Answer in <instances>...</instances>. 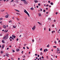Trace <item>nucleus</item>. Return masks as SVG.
Segmentation results:
<instances>
[{
	"instance_id": "8",
	"label": "nucleus",
	"mask_w": 60,
	"mask_h": 60,
	"mask_svg": "<svg viewBox=\"0 0 60 60\" xmlns=\"http://www.w3.org/2000/svg\"><path fill=\"white\" fill-rule=\"evenodd\" d=\"M16 51H19V49H16Z\"/></svg>"
},
{
	"instance_id": "49",
	"label": "nucleus",
	"mask_w": 60,
	"mask_h": 60,
	"mask_svg": "<svg viewBox=\"0 0 60 60\" xmlns=\"http://www.w3.org/2000/svg\"><path fill=\"white\" fill-rule=\"evenodd\" d=\"M46 9L47 10H48V8H46Z\"/></svg>"
},
{
	"instance_id": "21",
	"label": "nucleus",
	"mask_w": 60,
	"mask_h": 60,
	"mask_svg": "<svg viewBox=\"0 0 60 60\" xmlns=\"http://www.w3.org/2000/svg\"><path fill=\"white\" fill-rule=\"evenodd\" d=\"M1 54H3V51H1Z\"/></svg>"
},
{
	"instance_id": "38",
	"label": "nucleus",
	"mask_w": 60,
	"mask_h": 60,
	"mask_svg": "<svg viewBox=\"0 0 60 60\" xmlns=\"http://www.w3.org/2000/svg\"><path fill=\"white\" fill-rule=\"evenodd\" d=\"M49 6V5L47 4L46 5V7H47V6Z\"/></svg>"
},
{
	"instance_id": "4",
	"label": "nucleus",
	"mask_w": 60,
	"mask_h": 60,
	"mask_svg": "<svg viewBox=\"0 0 60 60\" xmlns=\"http://www.w3.org/2000/svg\"><path fill=\"white\" fill-rule=\"evenodd\" d=\"M35 29V26H34L32 28V29L33 30H34V29Z\"/></svg>"
},
{
	"instance_id": "30",
	"label": "nucleus",
	"mask_w": 60,
	"mask_h": 60,
	"mask_svg": "<svg viewBox=\"0 0 60 60\" xmlns=\"http://www.w3.org/2000/svg\"><path fill=\"white\" fill-rule=\"evenodd\" d=\"M59 50H57V53H58V51H59Z\"/></svg>"
},
{
	"instance_id": "15",
	"label": "nucleus",
	"mask_w": 60,
	"mask_h": 60,
	"mask_svg": "<svg viewBox=\"0 0 60 60\" xmlns=\"http://www.w3.org/2000/svg\"><path fill=\"white\" fill-rule=\"evenodd\" d=\"M2 42H3L4 43H5V42H4V40H2Z\"/></svg>"
},
{
	"instance_id": "10",
	"label": "nucleus",
	"mask_w": 60,
	"mask_h": 60,
	"mask_svg": "<svg viewBox=\"0 0 60 60\" xmlns=\"http://www.w3.org/2000/svg\"><path fill=\"white\" fill-rule=\"evenodd\" d=\"M50 4L51 5H53V4H54V3L52 2H51L50 3Z\"/></svg>"
},
{
	"instance_id": "42",
	"label": "nucleus",
	"mask_w": 60,
	"mask_h": 60,
	"mask_svg": "<svg viewBox=\"0 0 60 60\" xmlns=\"http://www.w3.org/2000/svg\"><path fill=\"white\" fill-rule=\"evenodd\" d=\"M18 40H19V39L18 38L16 40V41H18Z\"/></svg>"
},
{
	"instance_id": "41",
	"label": "nucleus",
	"mask_w": 60,
	"mask_h": 60,
	"mask_svg": "<svg viewBox=\"0 0 60 60\" xmlns=\"http://www.w3.org/2000/svg\"><path fill=\"white\" fill-rule=\"evenodd\" d=\"M41 57L42 59L44 58V57L43 56H42Z\"/></svg>"
},
{
	"instance_id": "26",
	"label": "nucleus",
	"mask_w": 60,
	"mask_h": 60,
	"mask_svg": "<svg viewBox=\"0 0 60 60\" xmlns=\"http://www.w3.org/2000/svg\"><path fill=\"white\" fill-rule=\"evenodd\" d=\"M9 56V54H6L7 56Z\"/></svg>"
},
{
	"instance_id": "9",
	"label": "nucleus",
	"mask_w": 60,
	"mask_h": 60,
	"mask_svg": "<svg viewBox=\"0 0 60 60\" xmlns=\"http://www.w3.org/2000/svg\"><path fill=\"white\" fill-rule=\"evenodd\" d=\"M30 9L31 10H34V8H30Z\"/></svg>"
},
{
	"instance_id": "64",
	"label": "nucleus",
	"mask_w": 60,
	"mask_h": 60,
	"mask_svg": "<svg viewBox=\"0 0 60 60\" xmlns=\"http://www.w3.org/2000/svg\"><path fill=\"white\" fill-rule=\"evenodd\" d=\"M36 59H38V57H36Z\"/></svg>"
},
{
	"instance_id": "20",
	"label": "nucleus",
	"mask_w": 60,
	"mask_h": 60,
	"mask_svg": "<svg viewBox=\"0 0 60 60\" xmlns=\"http://www.w3.org/2000/svg\"><path fill=\"white\" fill-rule=\"evenodd\" d=\"M48 20H51V18H49L48 19Z\"/></svg>"
},
{
	"instance_id": "17",
	"label": "nucleus",
	"mask_w": 60,
	"mask_h": 60,
	"mask_svg": "<svg viewBox=\"0 0 60 60\" xmlns=\"http://www.w3.org/2000/svg\"><path fill=\"white\" fill-rule=\"evenodd\" d=\"M16 11H17V12H19V11L18 10H16Z\"/></svg>"
},
{
	"instance_id": "36",
	"label": "nucleus",
	"mask_w": 60,
	"mask_h": 60,
	"mask_svg": "<svg viewBox=\"0 0 60 60\" xmlns=\"http://www.w3.org/2000/svg\"><path fill=\"white\" fill-rule=\"evenodd\" d=\"M6 30H4V32H5V33H6Z\"/></svg>"
},
{
	"instance_id": "27",
	"label": "nucleus",
	"mask_w": 60,
	"mask_h": 60,
	"mask_svg": "<svg viewBox=\"0 0 60 60\" xmlns=\"http://www.w3.org/2000/svg\"><path fill=\"white\" fill-rule=\"evenodd\" d=\"M46 50L45 49H44V52H46Z\"/></svg>"
},
{
	"instance_id": "35",
	"label": "nucleus",
	"mask_w": 60,
	"mask_h": 60,
	"mask_svg": "<svg viewBox=\"0 0 60 60\" xmlns=\"http://www.w3.org/2000/svg\"><path fill=\"white\" fill-rule=\"evenodd\" d=\"M26 45H27V44H24V46H26Z\"/></svg>"
},
{
	"instance_id": "59",
	"label": "nucleus",
	"mask_w": 60,
	"mask_h": 60,
	"mask_svg": "<svg viewBox=\"0 0 60 60\" xmlns=\"http://www.w3.org/2000/svg\"><path fill=\"white\" fill-rule=\"evenodd\" d=\"M2 23V21H1L0 22V24H1Z\"/></svg>"
},
{
	"instance_id": "60",
	"label": "nucleus",
	"mask_w": 60,
	"mask_h": 60,
	"mask_svg": "<svg viewBox=\"0 0 60 60\" xmlns=\"http://www.w3.org/2000/svg\"><path fill=\"white\" fill-rule=\"evenodd\" d=\"M54 22H56V20H54Z\"/></svg>"
},
{
	"instance_id": "24",
	"label": "nucleus",
	"mask_w": 60,
	"mask_h": 60,
	"mask_svg": "<svg viewBox=\"0 0 60 60\" xmlns=\"http://www.w3.org/2000/svg\"><path fill=\"white\" fill-rule=\"evenodd\" d=\"M34 39H33L32 40V41L33 42H34Z\"/></svg>"
},
{
	"instance_id": "13",
	"label": "nucleus",
	"mask_w": 60,
	"mask_h": 60,
	"mask_svg": "<svg viewBox=\"0 0 60 60\" xmlns=\"http://www.w3.org/2000/svg\"><path fill=\"white\" fill-rule=\"evenodd\" d=\"M4 10H2L1 11V12H4Z\"/></svg>"
},
{
	"instance_id": "58",
	"label": "nucleus",
	"mask_w": 60,
	"mask_h": 60,
	"mask_svg": "<svg viewBox=\"0 0 60 60\" xmlns=\"http://www.w3.org/2000/svg\"><path fill=\"white\" fill-rule=\"evenodd\" d=\"M38 57H39V56H40L39 55H38Z\"/></svg>"
},
{
	"instance_id": "14",
	"label": "nucleus",
	"mask_w": 60,
	"mask_h": 60,
	"mask_svg": "<svg viewBox=\"0 0 60 60\" xmlns=\"http://www.w3.org/2000/svg\"><path fill=\"white\" fill-rule=\"evenodd\" d=\"M15 2L16 3H18V0H17Z\"/></svg>"
},
{
	"instance_id": "56",
	"label": "nucleus",
	"mask_w": 60,
	"mask_h": 60,
	"mask_svg": "<svg viewBox=\"0 0 60 60\" xmlns=\"http://www.w3.org/2000/svg\"><path fill=\"white\" fill-rule=\"evenodd\" d=\"M21 37V35L20 36H19V37Z\"/></svg>"
},
{
	"instance_id": "43",
	"label": "nucleus",
	"mask_w": 60,
	"mask_h": 60,
	"mask_svg": "<svg viewBox=\"0 0 60 60\" xmlns=\"http://www.w3.org/2000/svg\"><path fill=\"white\" fill-rule=\"evenodd\" d=\"M42 48H41V49H40V50L42 51Z\"/></svg>"
},
{
	"instance_id": "44",
	"label": "nucleus",
	"mask_w": 60,
	"mask_h": 60,
	"mask_svg": "<svg viewBox=\"0 0 60 60\" xmlns=\"http://www.w3.org/2000/svg\"><path fill=\"white\" fill-rule=\"evenodd\" d=\"M26 48H27V49H29V48L27 46L26 47Z\"/></svg>"
},
{
	"instance_id": "46",
	"label": "nucleus",
	"mask_w": 60,
	"mask_h": 60,
	"mask_svg": "<svg viewBox=\"0 0 60 60\" xmlns=\"http://www.w3.org/2000/svg\"><path fill=\"white\" fill-rule=\"evenodd\" d=\"M50 1H48V3H50Z\"/></svg>"
},
{
	"instance_id": "19",
	"label": "nucleus",
	"mask_w": 60,
	"mask_h": 60,
	"mask_svg": "<svg viewBox=\"0 0 60 60\" xmlns=\"http://www.w3.org/2000/svg\"><path fill=\"white\" fill-rule=\"evenodd\" d=\"M24 58H25V56L24 55L23 56H22Z\"/></svg>"
},
{
	"instance_id": "62",
	"label": "nucleus",
	"mask_w": 60,
	"mask_h": 60,
	"mask_svg": "<svg viewBox=\"0 0 60 60\" xmlns=\"http://www.w3.org/2000/svg\"><path fill=\"white\" fill-rule=\"evenodd\" d=\"M20 59V58H18V60H19Z\"/></svg>"
},
{
	"instance_id": "51",
	"label": "nucleus",
	"mask_w": 60,
	"mask_h": 60,
	"mask_svg": "<svg viewBox=\"0 0 60 60\" xmlns=\"http://www.w3.org/2000/svg\"><path fill=\"white\" fill-rule=\"evenodd\" d=\"M23 49H25V47H23Z\"/></svg>"
},
{
	"instance_id": "1",
	"label": "nucleus",
	"mask_w": 60,
	"mask_h": 60,
	"mask_svg": "<svg viewBox=\"0 0 60 60\" xmlns=\"http://www.w3.org/2000/svg\"><path fill=\"white\" fill-rule=\"evenodd\" d=\"M24 12H25V13H26L27 14V15H28V17H30V15H29V14L27 12L26 10V9H25L24 10Z\"/></svg>"
},
{
	"instance_id": "7",
	"label": "nucleus",
	"mask_w": 60,
	"mask_h": 60,
	"mask_svg": "<svg viewBox=\"0 0 60 60\" xmlns=\"http://www.w3.org/2000/svg\"><path fill=\"white\" fill-rule=\"evenodd\" d=\"M38 15H39V17H40V16H41V14L40 13H38Z\"/></svg>"
},
{
	"instance_id": "6",
	"label": "nucleus",
	"mask_w": 60,
	"mask_h": 60,
	"mask_svg": "<svg viewBox=\"0 0 60 60\" xmlns=\"http://www.w3.org/2000/svg\"><path fill=\"white\" fill-rule=\"evenodd\" d=\"M9 17V16L6 15L5 16V18H8Z\"/></svg>"
},
{
	"instance_id": "53",
	"label": "nucleus",
	"mask_w": 60,
	"mask_h": 60,
	"mask_svg": "<svg viewBox=\"0 0 60 60\" xmlns=\"http://www.w3.org/2000/svg\"><path fill=\"white\" fill-rule=\"evenodd\" d=\"M57 13H58L57 12H56V15Z\"/></svg>"
},
{
	"instance_id": "50",
	"label": "nucleus",
	"mask_w": 60,
	"mask_h": 60,
	"mask_svg": "<svg viewBox=\"0 0 60 60\" xmlns=\"http://www.w3.org/2000/svg\"><path fill=\"white\" fill-rule=\"evenodd\" d=\"M40 10L41 11H42V9H40Z\"/></svg>"
},
{
	"instance_id": "29",
	"label": "nucleus",
	"mask_w": 60,
	"mask_h": 60,
	"mask_svg": "<svg viewBox=\"0 0 60 60\" xmlns=\"http://www.w3.org/2000/svg\"><path fill=\"white\" fill-rule=\"evenodd\" d=\"M54 43H55V44H56V41H55L54 42Z\"/></svg>"
},
{
	"instance_id": "48",
	"label": "nucleus",
	"mask_w": 60,
	"mask_h": 60,
	"mask_svg": "<svg viewBox=\"0 0 60 60\" xmlns=\"http://www.w3.org/2000/svg\"><path fill=\"white\" fill-rule=\"evenodd\" d=\"M16 37L15 36H13V38H15Z\"/></svg>"
},
{
	"instance_id": "18",
	"label": "nucleus",
	"mask_w": 60,
	"mask_h": 60,
	"mask_svg": "<svg viewBox=\"0 0 60 60\" xmlns=\"http://www.w3.org/2000/svg\"><path fill=\"white\" fill-rule=\"evenodd\" d=\"M47 47H48V48L49 47V45H48L47 46Z\"/></svg>"
},
{
	"instance_id": "2",
	"label": "nucleus",
	"mask_w": 60,
	"mask_h": 60,
	"mask_svg": "<svg viewBox=\"0 0 60 60\" xmlns=\"http://www.w3.org/2000/svg\"><path fill=\"white\" fill-rule=\"evenodd\" d=\"M8 36H5L4 37L3 39H4L5 40H6L8 39Z\"/></svg>"
},
{
	"instance_id": "28",
	"label": "nucleus",
	"mask_w": 60,
	"mask_h": 60,
	"mask_svg": "<svg viewBox=\"0 0 60 60\" xmlns=\"http://www.w3.org/2000/svg\"><path fill=\"white\" fill-rule=\"evenodd\" d=\"M45 11H45V10H43V12H45Z\"/></svg>"
},
{
	"instance_id": "25",
	"label": "nucleus",
	"mask_w": 60,
	"mask_h": 60,
	"mask_svg": "<svg viewBox=\"0 0 60 60\" xmlns=\"http://www.w3.org/2000/svg\"><path fill=\"white\" fill-rule=\"evenodd\" d=\"M12 51H13V52H15V51L14 50H12Z\"/></svg>"
},
{
	"instance_id": "52",
	"label": "nucleus",
	"mask_w": 60,
	"mask_h": 60,
	"mask_svg": "<svg viewBox=\"0 0 60 60\" xmlns=\"http://www.w3.org/2000/svg\"><path fill=\"white\" fill-rule=\"evenodd\" d=\"M41 57H40V58L39 59H40V60H41Z\"/></svg>"
},
{
	"instance_id": "11",
	"label": "nucleus",
	"mask_w": 60,
	"mask_h": 60,
	"mask_svg": "<svg viewBox=\"0 0 60 60\" xmlns=\"http://www.w3.org/2000/svg\"><path fill=\"white\" fill-rule=\"evenodd\" d=\"M4 45H3L2 47L1 48L2 49H4Z\"/></svg>"
},
{
	"instance_id": "34",
	"label": "nucleus",
	"mask_w": 60,
	"mask_h": 60,
	"mask_svg": "<svg viewBox=\"0 0 60 60\" xmlns=\"http://www.w3.org/2000/svg\"><path fill=\"white\" fill-rule=\"evenodd\" d=\"M49 31H50V28H49Z\"/></svg>"
},
{
	"instance_id": "39",
	"label": "nucleus",
	"mask_w": 60,
	"mask_h": 60,
	"mask_svg": "<svg viewBox=\"0 0 60 60\" xmlns=\"http://www.w3.org/2000/svg\"><path fill=\"white\" fill-rule=\"evenodd\" d=\"M40 54H41V55H42V53L41 52L40 53Z\"/></svg>"
},
{
	"instance_id": "61",
	"label": "nucleus",
	"mask_w": 60,
	"mask_h": 60,
	"mask_svg": "<svg viewBox=\"0 0 60 60\" xmlns=\"http://www.w3.org/2000/svg\"><path fill=\"white\" fill-rule=\"evenodd\" d=\"M10 41H12V40L11 39H10Z\"/></svg>"
},
{
	"instance_id": "12",
	"label": "nucleus",
	"mask_w": 60,
	"mask_h": 60,
	"mask_svg": "<svg viewBox=\"0 0 60 60\" xmlns=\"http://www.w3.org/2000/svg\"><path fill=\"white\" fill-rule=\"evenodd\" d=\"M34 2H35V3H38V1H37V0H35V1H34Z\"/></svg>"
},
{
	"instance_id": "3",
	"label": "nucleus",
	"mask_w": 60,
	"mask_h": 60,
	"mask_svg": "<svg viewBox=\"0 0 60 60\" xmlns=\"http://www.w3.org/2000/svg\"><path fill=\"white\" fill-rule=\"evenodd\" d=\"M23 1L24 2V4H27V3H28L27 2H26L25 0H23Z\"/></svg>"
},
{
	"instance_id": "47",
	"label": "nucleus",
	"mask_w": 60,
	"mask_h": 60,
	"mask_svg": "<svg viewBox=\"0 0 60 60\" xmlns=\"http://www.w3.org/2000/svg\"><path fill=\"white\" fill-rule=\"evenodd\" d=\"M16 14L17 15H19V13H16Z\"/></svg>"
},
{
	"instance_id": "16",
	"label": "nucleus",
	"mask_w": 60,
	"mask_h": 60,
	"mask_svg": "<svg viewBox=\"0 0 60 60\" xmlns=\"http://www.w3.org/2000/svg\"><path fill=\"white\" fill-rule=\"evenodd\" d=\"M38 23L39 24V25H41V23H40L39 22H38Z\"/></svg>"
},
{
	"instance_id": "22",
	"label": "nucleus",
	"mask_w": 60,
	"mask_h": 60,
	"mask_svg": "<svg viewBox=\"0 0 60 60\" xmlns=\"http://www.w3.org/2000/svg\"><path fill=\"white\" fill-rule=\"evenodd\" d=\"M3 19V18H0V21L2 20Z\"/></svg>"
},
{
	"instance_id": "54",
	"label": "nucleus",
	"mask_w": 60,
	"mask_h": 60,
	"mask_svg": "<svg viewBox=\"0 0 60 60\" xmlns=\"http://www.w3.org/2000/svg\"><path fill=\"white\" fill-rule=\"evenodd\" d=\"M37 54H35V56H37Z\"/></svg>"
},
{
	"instance_id": "55",
	"label": "nucleus",
	"mask_w": 60,
	"mask_h": 60,
	"mask_svg": "<svg viewBox=\"0 0 60 60\" xmlns=\"http://www.w3.org/2000/svg\"><path fill=\"white\" fill-rule=\"evenodd\" d=\"M12 38V37L11 36V37H10V38L9 39H11V38Z\"/></svg>"
},
{
	"instance_id": "31",
	"label": "nucleus",
	"mask_w": 60,
	"mask_h": 60,
	"mask_svg": "<svg viewBox=\"0 0 60 60\" xmlns=\"http://www.w3.org/2000/svg\"><path fill=\"white\" fill-rule=\"evenodd\" d=\"M17 20H19V18H17Z\"/></svg>"
},
{
	"instance_id": "5",
	"label": "nucleus",
	"mask_w": 60,
	"mask_h": 60,
	"mask_svg": "<svg viewBox=\"0 0 60 60\" xmlns=\"http://www.w3.org/2000/svg\"><path fill=\"white\" fill-rule=\"evenodd\" d=\"M3 28H6V26L5 25H4L3 26Z\"/></svg>"
},
{
	"instance_id": "57",
	"label": "nucleus",
	"mask_w": 60,
	"mask_h": 60,
	"mask_svg": "<svg viewBox=\"0 0 60 60\" xmlns=\"http://www.w3.org/2000/svg\"><path fill=\"white\" fill-rule=\"evenodd\" d=\"M38 7H39L38 6H37V8H38Z\"/></svg>"
},
{
	"instance_id": "23",
	"label": "nucleus",
	"mask_w": 60,
	"mask_h": 60,
	"mask_svg": "<svg viewBox=\"0 0 60 60\" xmlns=\"http://www.w3.org/2000/svg\"><path fill=\"white\" fill-rule=\"evenodd\" d=\"M13 27H14V28H16V26H13Z\"/></svg>"
},
{
	"instance_id": "32",
	"label": "nucleus",
	"mask_w": 60,
	"mask_h": 60,
	"mask_svg": "<svg viewBox=\"0 0 60 60\" xmlns=\"http://www.w3.org/2000/svg\"><path fill=\"white\" fill-rule=\"evenodd\" d=\"M45 50H46V51H47L48 50V49H46Z\"/></svg>"
},
{
	"instance_id": "33",
	"label": "nucleus",
	"mask_w": 60,
	"mask_h": 60,
	"mask_svg": "<svg viewBox=\"0 0 60 60\" xmlns=\"http://www.w3.org/2000/svg\"><path fill=\"white\" fill-rule=\"evenodd\" d=\"M13 1H14V0H12L11 1V2H13Z\"/></svg>"
},
{
	"instance_id": "37",
	"label": "nucleus",
	"mask_w": 60,
	"mask_h": 60,
	"mask_svg": "<svg viewBox=\"0 0 60 60\" xmlns=\"http://www.w3.org/2000/svg\"><path fill=\"white\" fill-rule=\"evenodd\" d=\"M53 48H56V46H53Z\"/></svg>"
},
{
	"instance_id": "45",
	"label": "nucleus",
	"mask_w": 60,
	"mask_h": 60,
	"mask_svg": "<svg viewBox=\"0 0 60 60\" xmlns=\"http://www.w3.org/2000/svg\"><path fill=\"white\" fill-rule=\"evenodd\" d=\"M38 6H40V4H38Z\"/></svg>"
},
{
	"instance_id": "40",
	"label": "nucleus",
	"mask_w": 60,
	"mask_h": 60,
	"mask_svg": "<svg viewBox=\"0 0 60 60\" xmlns=\"http://www.w3.org/2000/svg\"><path fill=\"white\" fill-rule=\"evenodd\" d=\"M23 51H22L21 52V53H22V54H23Z\"/></svg>"
},
{
	"instance_id": "63",
	"label": "nucleus",
	"mask_w": 60,
	"mask_h": 60,
	"mask_svg": "<svg viewBox=\"0 0 60 60\" xmlns=\"http://www.w3.org/2000/svg\"><path fill=\"white\" fill-rule=\"evenodd\" d=\"M52 26H53V27H54V25H52Z\"/></svg>"
}]
</instances>
